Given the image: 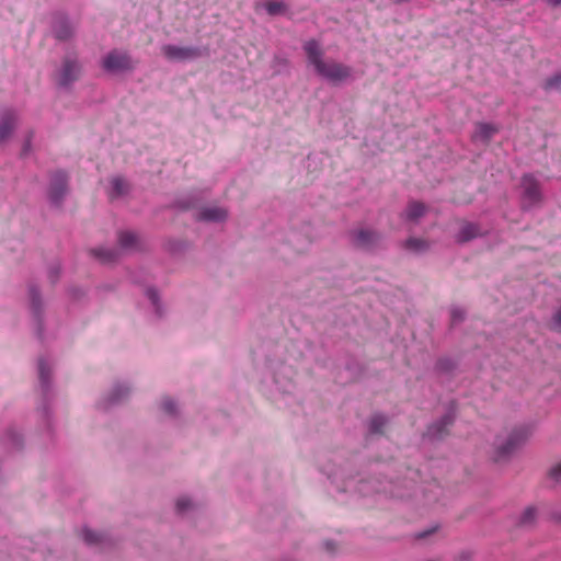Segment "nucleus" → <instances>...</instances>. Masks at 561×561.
<instances>
[{"label":"nucleus","mask_w":561,"mask_h":561,"mask_svg":"<svg viewBox=\"0 0 561 561\" xmlns=\"http://www.w3.org/2000/svg\"><path fill=\"white\" fill-rule=\"evenodd\" d=\"M38 373H39V378H41L42 382L46 383L47 379H48L49 367L46 364V362L43 359H41L38 363Z\"/></svg>","instance_id":"obj_25"},{"label":"nucleus","mask_w":561,"mask_h":561,"mask_svg":"<svg viewBox=\"0 0 561 561\" xmlns=\"http://www.w3.org/2000/svg\"><path fill=\"white\" fill-rule=\"evenodd\" d=\"M381 241V236L371 229H357L352 232V242L356 248L371 250Z\"/></svg>","instance_id":"obj_6"},{"label":"nucleus","mask_w":561,"mask_h":561,"mask_svg":"<svg viewBox=\"0 0 561 561\" xmlns=\"http://www.w3.org/2000/svg\"><path fill=\"white\" fill-rule=\"evenodd\" d=\"M480 228L472 222H463L459 232L456 236V241L459 243L468 242L480 236Z\"/></svg>","instance_id":"obj_11"},{"label":"nucleus","mask_w":561,"mask_h":561,"mask_svg":"<svg viewBox=\"0 0 561 561\" xmlns=\"http://www.w3.org/2000/svg\"><path fill=\"white\" fill-rule=\"evenodd\" d=\"M552 325L554 329L561 328V307L556 311L552 318Z\"/></svg>","instance_id":"obj_30"},{"label":"nucleus","mask_w":561,"mask_h":561,"mask_svg":"<svg viewBox=\"0 0 561 561\" xmlns=\"http://www.w3.org/2000/svg\"><path fill=\"white\" fill-rule=\"evenodd\" d=\"M549 477L556 482L561 481V462L557 463L550 469Z\"/></svg>","instance_id":"obj_28"},{"label":"nucleus","mask_w":561,"mask_h":561,"mask_svg":"<svg viewBox=\"0 0 561 561\" xmlns=\"http://www.w3.org/2000/svg\"><path fill=\"white\" fill-rule=\"evenodd\" d=\"M80 66L76 58L66 57L64 59L57 82L59 85L68 87L79 79Z\"/></svg>","instance_id":"obj_8"},{"label":"nucleus","mask_w":561,"mask_h":561,"mask_svg":"<svg viewBox=\"0 0 561 561\" xmlns=\"http://www.w3.org/2000/svg\"><path fill=\"white\" fill-rule=\"evenodd\" d=\"M404 248L413 253H423L428 250L430 243L421 238H409L404 242Z\"/></svg>","instance_id":"obj_15"},{"label":"nucleus","mask_w":561,"mask_h":561,"mask_svg":"<svg viewBox=\"0 0 561 561\" xmlns=\"http://www.w3.org/2000/svg\"><path fill=\"white\" fill-rule=\"evenodd\" d=\"M122 391V388H117L115 389L114 393H113V398H112V401L115 402V401H118L122 397H123V393H121ZM124 393H127L128 392V389L127 388H124L123 390Z\"/></svg>","instance_id":"obj_32"},{"label":"nucleus","mask_w":561,"mask_h":561,"mask_svg":"<svg viewBox=\"0 0 561 561\" xmlns=\"http://www.w3.org/2000/svg\"><path fill=\"white\" fill-rule=\"evenodd\" d=\"M549 4L557 7L561 3V0H548Z\"/></svg>","instance_id":"obj_35"},{"label":"nucleus","mask_w":561,"mask_h":561,"mask_svg":"<svg viewBox=\"0 0 561 561\" xmlns=\"http://www.w3.org/2000/svg\"><path fill=\"white\" fill-rule=\"evenodd\" d=\"M308 62L318 76L332 84H341L352 78V67L334 59H324V50L320 43L310 39L304 44Z\"/></svg>","instance_id":"obj_1"},{"label":"nucleus","mask_w":561,"mask_h":561,"mask_svg":"<svg viewBox=\"0 0 561 561\" xmlns=\"http://www.w3.org/2000/svg\"><path fill=\"white\" fill-rule=\"evenodd\" d=\"M191 505H192V503H191L190 499H187V497H180L176 501V510L180 513L185 512L187 508L191 507Z\"/></svg>","instance_id":"obj_27"},{"label":"nucleus","mask_w":561,"mask_h":561,"mask_svg":"<svg viewBox=\"0 0 561 561\" xmlns=\"http://www.w3.org/2000/svg\"><path fill=\"white\" fill-rule=\"evenodd\" d=\"M531 431L527 426H518L510 431L505 437H497L493 453V460L502 462L507 460L528 440Z\"/></svg>","instance_id":"obj_2"},{"label":"nucleus","mask_w":561,"mask_h":561,"mask_svg":"<svg viewBox=\"0 0 561 561\" xmlns=\"http://www.w3.org/2000/svg\"><path fill=\"white\" fill-rule=\"evenodd\" d=\"M536 511L534 507H527L520 516V524L528 525L535 519Z\"/></svg>","instance_id":"obj_24"},{"label":"nucleus","mask_w":561,"mask_h":561,"mask_svg":"<svg viewBox=\"0 0 561 561\" xmlns=\"http://www.w3.org/2000/svg\"><path fill=\"white\" fill-rule=\"evenodd\" d=\"M15 126V115L7 111L0 116V142L4 141L13 131Z\"/></svg>","instance_id":"obj_10"},{"label":"nucleus","mask_w":561,"mask_h":561,"mask_svg":"<svg viewBox=\"0 0 561 561\" xmlns=\"http://www.w3.org/2000/svg\"><path fill=\"white\" fill-rule=\"evenodd\" d=\"M161 408L168 414H173L175 412V403L170 398H164L162 400Z\"/></svg>","instance_id":"obj_26"},{"label":"nucleus","mask_w":561,"mask_h":561,"mask_svg":"<svg viewBox=\"0 0 561 561\" xmlns=\"http://www.w3.org/2000/svg\"><path fill=\"white\" fill-rule=\"evenodd\" d=\"M147 295H148V298L151 300L152 305L156 306V308L158 309V294L154 289H148L147 290Z\"/></svg>","instance_id":"obj_31"},{"label":"nucleus","mask_w":561,"mask_h":561,"mask_svg":"<svg viewBox=\"0 0 561 561\" xmlns=\"http://www.w3.org/2000/svg\"><path fill=\"white\" fill-rule=\"evenodd\" d=\"M497 130L499 129L492 124L479 123L476 126L473 139H479L483 142H488L497 133Z\"/></svg>","instance_id":"obj_12"},{"label":"nucleus","mask_w":561,"mask_h":561,"mask_svg":"<svg viewBox=\"0 0 561 561\" xmlns=\"http://www.w3.org/2000/svg\"><path fill=\"white\" fill-rule=\"evenodd\" d=\"M163 56L170 61H188L201 58L204 55V50L195 46H176V45H163L161 47Z\"/></svg>","instance_id":"obj_4"},{"label":"nucleus","mask_w":561,"mask_h":561,"mask_svg":"<svg viewBox=\"0 0 561 561\" xmlns=\"http://www.w3.org/2000/svg\"><path fill=\"white\" fill-rule=\"evenodd\" d=\"M426 207L423 203L411 202L405 210V218L411 221H416L425 214Z\"/></svg>","instance_id":"obj_14"},{"label":"nucleus","mask_w":561,"mask_h":561,"mask_svg":"<svg viewBox=\"0 0 561 561\" xmlns=\"http://www.w3.org/2000/svg\"><path fill=\"white\" fill-rule=\"evenodd\" d=\"M462 319V313L458 310L453 311V321H460Z\"/></svg>","instance_id":"obj_33"},{"label":"nucleus","mask_w":561,"mask_h":561,"mask_svg":"<svg viewBox=\"0 0 561 561\" xmlns=\"http://www.w3.org/2000/svg\"><path fill=\"white\" fill-rule=\"evenodd\" d=\"M387 424V419L381 414H376L370 419L369 431L374 434H382Z\"/></svg>","instance_id":"obj_19"},{"label":"nucleus","mask_w":561,"mask_h":561,"mask_svg":"<svg viewBox=\"0 0 561 561\" xmlns=\"http://www.w3.org/2000/svg\"><path fill=\"white\" fill-rule=\"evenodd\" d=\"M523 194L522 205L523 208H530L541 202L542 195L539 182L530 174H525L520 182Z\"/></svg>","instance_id":"obj_5"},{"label":"nucleus","mask_w":561,"mask_h":561,"mask_svg":"<svg viewBox=\"0 0 561 561\" xmlns=\"http://www.w3.org/2000/svg\"><path fill=\"white\" fill-rule=\"evenodd\" d=\"M264 8L272 16L283 14L286 11V4L280 0H267Z\"/></svg>","instance_id":"obj_18"},{"label":"nucleus","mask_w":561,"mask_h":561,"mask_svg":"<svg viewBox=\"0 0 561 561\" xmlns=\"http://www.w3.org/2000/svg\"><path fill=\"white\" fill-rule=\"evenodd\" d=\"M30 298H31L33 308L36 310L39 305V294H38L37 289H35L34 287H32L30 289Z\"/></svg>","instance_id":"obj_29"},{"label":"nucleus","mask_w":561,"mask_h":561,"mask_svg":"<svg viewBox=\"0 0 561 561\" xmlns=\"http://www.w3.org/2000/svg\"><path fill=\"white\" fill-rule=\"evenodd\" d=\"M92 253L102 262H111L116 257V253L108 249H94L92 250Z\"/></svg>","instance_id":"obj_21"},{"label":"nucleus","mask_w":561,"mask_h":561,"mask_svg":"<svg viewBox=\"0 0 561 561\" xmlns=\"http://www.w3.org/2000/svg\"><path fill=\"white\" fill-rule=\"evenodd\" d=\"M427 535V533L421 534L419 537L424 538Z\"/></svg>","instance_id":"obj_36"},{"label":"nucleus","mask_w":561,"mask_h":561,"mask_svg":"<svg viewBox=\"0 0 561 561\" xmlns=\"http://www.w3.org/2000/svg\"><path fill=\"white\" fill-rule=\"evenodd\" d=\"M324 546H325L327 551H329V552H333L335 550L334 545L331 541H327L324 543Z\"/></svg>","instance_id":"obj_34"},{"label":"nucleus","mask_w":561,"mask_h":561,"mask_svg":"<svg viewBox=\"0 0 561 561\" xmlns=\"http://www.w3.org/2000/svg\"><path fill=\"white\" fill-rule=\"evenodd\" d=\"M82 537L83 540L89 545H96L102 540V536L99 533L93 531L91 529H83Z\"/></svg>","instance_id":"obj_22"},{"label":"nucleus","mask_w":561,"mask_h":561,"mask_svg":"<svg viewBox=\"0 0 561 561\" xmlns=\"http://www.w3.org/2000/svg\"><path fill=\"white\" fill-rule=\"evenodd\" d=\"M451 415H445L438 423L433 424L427 430V435L433 439H440L448 433V427L453 424Z\"/></svg>","instance_id":"obj_9"},{"label":"nucleus","mask_w":561,"mask_h":561,"mask_svg":"<svg viewBox=\"0 0 561 561\" xmlns=\"http://www.w3.org/2000/svg\"><path fill=\"white\" fill-rule=\"evenodd\" d=\"M72 34V28L69 25L68 22L61 21L56 27H55V36L58 39L65 41L68 39Z\"/></svg>","instance_id":"obj_20"},{"label":"nucleus","mask_w":561,"mask_h":561,"mask_svg":"<svg viewBox=\"0 0 561 561\" xmlns=\"http://www.w3.org/2000/svg\"><path fill=\"white\" fill-rule=\"evenodd\" d=\"M68 175L62 171L51 174L49 198L55 205H59L67 193Z\"/></svg>","instance_id":"obj_7"},{"label":"nucleus","mask_w":561,"mask_h":561,"mask_svg":"<svg viewBox=\"0 0 561 561\" xmlns=\"http://www.w3.org/2000/svg\"><path fill=\"white\" fill-rule=\"evenodd\" d=\"M227 217V211L220 207H208L201 211L199 218L207 221H221Z\"/></svg>","instance_id":"obj_13"},{"label":"nucleus","mask_w":561,"mask_h":561,"mask_svg":"<svg viewBox=\"0 0 561 561\" xmlns=\"http://www.w3.org/2000/svg\"><path fill=\"white\" fill-rule=\"evenodd\" d=\"M111 184H112V191L110 193L111 198L122 196L128 190L127 182L121 176L113 178L111 181Z\"/></svg>","instance_id":"obj_16"},{"label":"nucleus","mask_w":561,"mask_h":561,"mask_svg":"<svg viewBox=\"0 0 561 561\" xmlns=\"http://www.w3.org/2000/svg\"><path fill=\"white\" fill-rule=\"evenodd\" d=\"M546 91L561 87V73L553 75L552 77L545 80L542 84Z\"/></svg>","instance_id":"obj_23"},{"label":"nucleus","mask_w":561,"mask_h":561,"mask_svg":"<svg viewBox=\"0 0 561 561\" xmlns=\"http://www.w3.org/2000/svg\"><path fill=\"white\" fill-rule=\"evenodd\" d=\"M137 241V234L131 231H123L118 236V242L123 249H133L136 247Z\"/></svg>","instance_id":"obj_17"},{"label":"nucleus","mask_w":561,"mask_h":561,"mask_svg":"<svg viewBox=\"0 0 561 561\" xmlns=\"http://www.w3.org/2000/svg\"><path fill=\"white\" fill-rule=\"evenodd\" d=\"M102 67L108 72H123L133 70L135 64L127 51L114 49L103 58Z\"/></svg>","instance_id":"obj_3"}]
</instances>
